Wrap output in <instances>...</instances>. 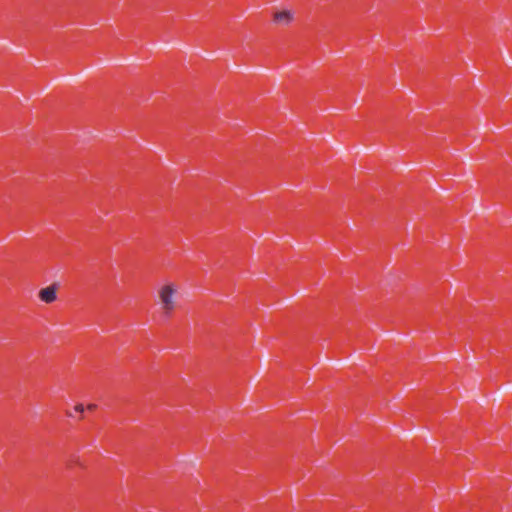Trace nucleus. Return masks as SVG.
Segmentation results:
<instances>
[{"label":"nucleus","mask_w":512,"mask_h":512,"mask_svg":"<svg viewBox=\"0 0 512 512\" xmlns=\"http://www.w3.org/2000/svg\"><path fill=\"white\" fill-rule=\"evenodd\" d=\"M178 286L172 282L165 283L157 291V305L163 317L169 319L178 308Z\"/></svg>","instance_id":"nucleus-1"},{"label":"nucleus","mask_w":512,"mask_h":512,"mask_svg":"<svg viewBox=\"0 0 512 512\" xmlns=\"http://www.w3.org/2000/svg\"><path fill=\"white\" fill-rule=\"evenodd\" d=\"M39 298L42 302L50 304L53 303L57 296H56V287L54 285L48 286L46 288H43L39 292Z\"/></svg>","instance_id":"nucleus-2"},{"label":"nucleus","mask_w":512,"mask_h":512,"mask_svg":"<svg viewBox=\"0 0 512 512\" xmlns=\"http://www.w3.org/2000/svg\"><path fill=\"white\" fill-rule=\"evenodd\" d=\"M67 415H68L69 417H75V414H74V413H72V412H67Z\"/></svg>","instance_id":"nucleus-6"},{"label":"nucleus","mask_w":512,"mask_h":512,"mask_svg":"<svg viewBox=\"0 0 512 512\" xmlns=\"http://www.w3.org/2000/svg\"><path fill=\"white\" fill-rule=\"evenodd\" d=\"M293 20V14L289 10L276 12L274 15V21L280 25H287Z\"/></svg>","instance_id":"nucleus-3"},{"label":"nucleus","mask_w":512,"mask_h":512,"mask_svg":"<svg viewBox=\"0 0 512 512\" xmlns=\"http://www.w3.org/2000/svg\"><path fill=\"white\" fill-rule=\"evenodd\" d=\"M85 407L83 404H77L74 407V413L79 414L80 416L83 414Z\"/></svg>","instance_id":"nucleus-4"},{"label":"nucleus","mask_w":512,"mask_h":512,"mask_svg":"<svg viewBox=\"0 0 512 512\" xmlns=\"http://www.w3.org/2000/svg\"><path fill=\"white\" fill-rule=\"evenodd\" d=\"M95 408H96V405H95V404H89V405L87 406V409H88L89 411H93Z\"/></svg>","instance_id":"nucleus-5"}]
</instances>
